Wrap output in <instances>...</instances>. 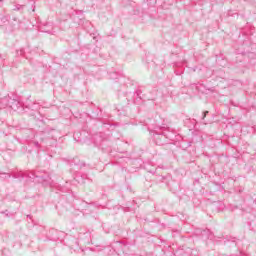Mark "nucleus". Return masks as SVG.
<instances>
[{
  "label": "nucleus",
  "instance_id": "obj_1",
  "mask_svg": "<svg viewBox=\"0 0 256 256\" xmlns=\"http://www.w3.org/2000/svg\"><path fill=\"white\" fill-rule=\"evenodd\" d=\"M152 133L153 141L156 145L163 146L171 143L169 131L165 130V127H157L152 131Z\"/></svg>",
  "mask_w": 256,
  "mask_h": 256
},
{
  "label": "nucleus",
  "instance_id": "obj_9",
  "mask_svg": "<svg viewBox=\"0 0 256 256\" xmlns=\"http://www.w3.org/2000/svg\"><path fill=\"white\" fill-rule=\"evenodd\" d=\"M207 113H209V111H205V112L203 113L202 119H205V117H207Z\"/></svg>",
  "mask_w": 256,
  "mask_h": 256
},
{
  "label": "nucleus",
  "instance_id": "obj_7",
  "mask_svg": "<svg viewBox=\"0 0 256 256\" xmlns=\"http://www.w3.org/2000/svg\"><path fill=\"white\" fill-rule=\"evenodd\" d=\"M207 233H209L208 239H213V234H211V233L209 232V230H203L202 235H207Z\"/></svg>",
  "mask_w": 256,
  "mask_h": 256
},
{
  "label": "nucleus",
  "instance_id": "obj_2",
  "mask_svg": "<svg viewBox=\"0 0 256 256\" xmlns=\"http://www.w3.org/2000/svg\"><path fill=\"white\" fill-rule=\"evenodd\" d=\"M29 179H35L36 183H41L42 185H51V176L49 173L43 170L31 171L27 174Z\"/></svg>",
  "mask_w": 256,
  "mask_h": 256
},
{
  "label": "nucleus",
  "instance_id": "obj_5",
  "mask_svg": "<svg viewBox=\"0 0 256 256\" xmlns=\"http://www.w3.org/2000/svg\"><path fill=\"white\" fill-rule=\"evenodd\" d=\"M36 103H30L25 106L26 109H31V111H38V108L36 106Z\"/></svg>",
  "mask_w": 256,
  "mask_h": 256
},
{
  "label": "nucleus",
  "instance_id": "obj_4",
  "mask_svg": "<svg viewBox=\"0 0 256 256\" xmlns=\"http://www.w3.org/2000/svg\"><path fill=\"white\" fill-rule=\"evenodd\" d=\"M115 244L118 249H121V251H125V249H127V245L123 244L121 241H116Z\"/></svg>",
  "mask_w": 256,
  "mask_h": 256
},
{
  "label": "nucleus",
  "instance_id": "obj_3",
  "mask_svg": "<svg viewBox=\"0 0 256 256\" xmlns=\"http://www.w3.org/2000/svg\"><path fill=\"white\" fill-rule=\"evenodd\" d=\"M7 106L10 107L13 111H21V102L16 99L7 100Z\"/></svg>",
  "mask_w": 256,
  "mask_h": 256
},
{
  "label": "nucleus",
  "instance_id": "obj_11",
  "mask_svg": "<svg viewBox=\"0 0 256 256\" xmlns=\"http://www.w3.org/2000/svg\"><path fill=\"white\" fill-rule=\"evenodd\" d=\"M208 91H211V93H213L215 91V89L214 88H210V89H208Z\"/></svg>",
  "mask_w": 256,
  "mask_h": 256
},
{
  "label": "nucleus",
  "instance_id": "obj_6",
  "mask_svg": "<svg viewBox=\"0 0 256 256\" xmlns=\"http://www.w3.org/2000/svg\"><path fill=\"white\" fill-rule=\"evenodd\" d=\"M134 99H140L141 100V90H137L134 93Z\"/></svg>",
  "mask_w": 256,
  "mask_h": 256
},
{
  "label": "nucleus",
  "instance_id": "obj_12",
  "mask_svg": "<svg viewBox=\"0 0 256 256\" xmlns=\"http://www.w3.org/2000/svg\"><path fill=\"white\" fill-rule=\"evenodd\" d=\"M117 253H118V255H119V250H117Z\"/></svg>",
  "mask_w": 256,
  "mask_h": 256
},
{
  "label": "nucleus",
  "instance_id": "obj_8",
  "mask_svg": "<svg viewBox=\"0 0 256 256\" xmlns=\"http://www.w3.org/2000/svg\"><path fill=\"white\" fill-rule=\"evenodd\" d=\"M4 215H6V217H10L9 215V211L8 210H5L4 212H2Z\"/></svg>",
  "mask_w": 256,
  "mask_h": 256
},
{
  "label": "nucleus",
  "instance_id": "obj_10",
  "mask_svg": "<svg viewBox=\"0 0 256 256\" xmlns=\"http://www.w3.org/2000/svg\"><path fill=\"white\" fill-rule=\"evenodd\" d=\"M44 33H49L51 35H53V32L49 31V30H43Z\"/></svg>",
  "mask_w": 256,
  "mask_h": 256
}]
</instances>
